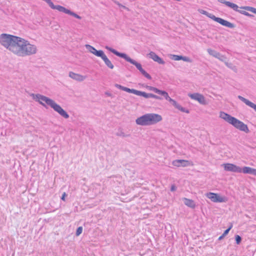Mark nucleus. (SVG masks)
<instances>
[{
  "mask_svg": "<svg viewBox=\"0 0 256 256\" xmlns=\"http://www.w3.org/2000/svg\"><path fill=\"white\" fill-rule=\"evenodd\" d=\"M0 44L18 56L24 57L35 54L38 51L36 45L21 37L7 34H0Z\"/></svg>",
  "mask_w": 256,
  "mask_h": 256,
  "instance_id": "f257e3e1",
  "label": "nucleus"
},
{
  "mask_svg": "<svg viewBox=\"0 0 256 256\" xmlns=\"http://www.w3.org/2000/svg\"><path fill=\"white\" fill-rule=\"evenodd\" d=\"M148 56L150 58L152 59L154 62H157L159 64H165L164 61L159 57L154 52H150Z\"/></svg>",
  "mask_w": 256,
  "mask_h": 256,
  "instance_id": "ddd939ff",
  "label": "nucleus"
},
{
  "mask_svg": "<svg viewBox=\"0 0 256 256\" xmlns=\"http://www.w3.org/2000/svg\"><path fill=\"white\" fill-rule=\"evenodd\" d=\"M162 119V116L158 114L149 113L137 118L136 122L137 124L142 126H150L157 124Z\"/></svg>",
  "mask_w": 256,
  "mask_h": 256,
  "instance_id": "20e7f679",
  "label": "nucleus"
},
{
  "mask_svg": "<svg viewBox=\"0 0 256 256\" xmlns=\"http://www.w3.org/2000/svg\"><path fill=\"white\" fill-rule=\"evenodd\" d=\"M86 48L90 53L98 57H100L104 52L102 50H96L94 47L89 44H86Z\"/></svg>",
  "mask_w": 256,
  "mask_h": 256,
  "instance_id": "f8f14e48",
  "label": "nucleus"
},
{
  "mask_svg": "<svg viewBox=\"0 0 256 256\" xmlns=\"http://www.w3.org/2000/svg\"><path fill=\"white\" fill-rule=\"evenodd\" d=\"M218 59L220 60V61L223 62L225 63V62L226 61V57L223 55H222L220 54V56H218V58H217Z\"/></svg>",
  "mask_w": 256,
  "mask_h": 256,
  "instance_id": "2f4dec72",
  "label": "nucleus"
},
{
  "mask_svg": "<svg viewBox=\"0 0 256 256\" xmlns=\"http://www.w3.org/2000/svg\"><path fill=\"white\" fill-rule=\"evenodd\" d=\"M162 96H164L165 99L168 100L170 103H172V102L174 100L169 96L168 93L166 91L163 92L162 94Z\"/></svg>",
  "mask_w": 256,
  "mask_h": 256,
  "instance_id": "b1692460",
  "label": "nucleus"
},
{
  "mask_svg": "<svg viewBox=\"0 0 256 256\" xmlns=\"http://www.w3.org/2000/svg\"><path fill=\"white\" fill-rule=\"evenodd\" d=\"M199 12L200 14L206 15V16L210 18L211 19H212V16H214L213 14L209 13L204 10H199Z\"/></svg>",
  "mask_w": 256,
  "mask_h": 256,
  "instance_id": "a878e982",
  "label": "nucleus"
},
{
  "mask_svg": "<svg viewBox=\"0 0 256 256\" xmlns=\"http://www.w3.org/2000/svg\"><path fill=\"white\" fill-rule=\"evenodd\" d=\"M114 86L118 89L122 90L137 95V93H138V90H136L134 89H130V88L122 86L118 84H114Z\"/></svg>",
  "mask_w": 256,
  "mask_h": 256,
  "instance_id": "f3484780",
  "label": "nucleus"
},
{
  "mask_svg": "<svg viewBox=\"0 0 256 256\" xmlns=\"http://www.w3.org/2000/svg\"><path fill=\"white\" fill-rule=\"evenodd\" d=\"M30 96L44 106H46V104L42 102H45L64 118L66 119L69 118V114L54 100L40 94H32Z\"/></svg>",
  "mask_w": 256,
  "mask_h": 256,
  "instance_id": "f03ea898",
  "label": "nucleus"
},
{
  "mask_svg": "<svg viewBox=\"0 0 256 256\" xmlns=\"http://www.w3.org/2000/svg\"><path fill=\"white\" fill-rule=\"evenodd\" d=\"M176 189V186L174 185H172L170 188V190L172 192L175 191Z\"/></svg>",
  "mask_w": 256,
  "mask_h": 256,
  "instance_id": "58836bf2",
  "label": "nucleus"
},
{
  "mask_svg": "<svg viewBox=\"0 0 256 256\" xmlns=\"http://www.w3.org/2000/svg\"><path fill=\"white\" fill-rule=\"evenodd\" d=\"M220 117L240 131L245 132L246 133H248L250 132V130L246 124L230 114L223 112H220Z\"/></svg>",
  "mask_w": 256,
  "mask_h": 256,
  "instance_id": "7ed1b4c3",
  "label": "nucleus"
},
{
  "mask_svg": "<svg viewBox=\"0 0 256 256\" xmlns=\"http://www.w3.org/2000/svg\"><path fill=\"white\" fill-rule=\"evenodd\" d=\"M225 236H223V234H222L221 236H220L219 238H218V240H222Z\"/></svg>",
  "mask_w": 256,
  "mask_h": 256,
  "instance_id": "37998d69",
  "label": "nucleus"
},
{
  "mask_svg": "<svg viewBox=\"0 0 256 256\" xmlns=\"http://www.w3.org/2000/svg\"><path fill=\"white\" fill-rule=\"evenodd\" d=\"M242 172L244 174H251L252 168L248 166H244L242 168Z\"/></svg>",
  "mask_w": 256,
  "mask_h": 256,
  "instance_id": "5701e85b",
  "label": "nucleus"
},
{
  "mask_svg": "<svg viewBox=\"0 0 256 256\" xmlns=\"http://www.w3.org/2000/svg\"><path fill=\"white\" fill-rule=\"evenodd\" d=\"M223 166L224 170L226 171L239 173L242 172V168L232 164L228 163L224 164Z\"/></svg>",
  "mask_w": 256,
  "mask_h": 256,
  "instance_id": "1a4fd4ad",
  "label": "nucleus"
},
{
  "mask_svg": "<svg viewBox=\"0 0 256 256\" xmlns=\"http://www.w3.org/2000/svg\"><path fill=\"white\" fill-rule=\"evenodd\" d=\"M188 96L192 99L198 101L201 104L206 105L208 104L204 96L200 94H188Z\"/></svg>",
  "mask_w": 256,
  "mask_h": 256,
  "instance_id": "6e6552de",
  "label": "nucleus"
},
{
  "mask_svg": "<svg viewBox=\"0 0 256 256\" xmlns=\"http://www.w3.org/2000/svg\"><path fill=\"white\" fill-rule=\"evenodd\" d=\"M251 174L256 176V169L252 168Z\"/></svg>",
  "mask_w": 256,
  "mask_h": 256,
  "instance_id": "ea45409f",
  "label": "nucleus"
},
{
  "mask_svg": "<svg viewBox=\"0 0 256 256\" xmlns=\"http://www.w3.org/2000/svg\"><path fill=\"white\" fill-rule=\"evenodd\" d=\"M232 227V226H230L228 229H226V230H224V232L222 234L223 236H226V235L228 234L230 232V230L231 229Z\"/></svg>",
  "mask_w": 256,
  "mask_h": 256,
  "instance_id": "4c0bfd02",
  "label": "nucleus"
},
{
  "mask_svg": "<svg viewBox=\"0 0 256 256\" xmlns=\"http://www.w3.org/2000/svg\"><path fill=\"white\" fill-rule=\"evenodd\" d=\"M106 48L109 50L110 52H112L115 55H116L118 56H119L120 58H124L126 61L130 62V64L134 65L136 68L140 71L141 72H142L144 69L142 68V65L136 62V60H134L133 59L131 58L130 57L128 56V55L124 53H121L116 50L108 46H106Z\"/></svg>",
  "mask_w": 256,
  "mask_h": 256,
  "instance_id": "39448f33",
  "label": "nucleus"
},
{
  "mask_svg": "<svg viewBox=\"0 0 256 256\" xmlns=\"http://www.w3.org/2000/svg\"><path fill=\"white\" fill-rule=\"evenodd\" d=\"M147 88L150 90L152 91V92H154L158 94H159L160 95H162L163 92L164 91V90H160L159 89H158L155 87L152 86H148Z\"/></svg>",
  "mask_w": 256,
  "mask_h": 256,
  "instance_id": "412c9836",
  "label": "nucleus"
},
{
  "mask_svg": "<svg viewBox=\"0 0 256 256\" xmlns=\"http://www.w3.org/2000/svg\"><path fill=\"white\" fill-rule=\"evenodd\" d=\"M141 73L146 77V78H148V80H151L152 79V77L148 73L146 72L144 70H142V72H141Z\"/></svg>",
  "mask_w": 256,
  "mask_h": 256,
  "instance_id": "c756f323",
  "label": "nucleus"
},
{
  "mask_svg": "<svg viewBox=\"0 0 256 256\" xmlns=\"http://www.w3.org/2000/svg\"><path fill=\"white\" fill-rule=\"evenodd\" d=\"M100 58L103 60L106 66L109 68L110 69H113L114 68V66L112 62L108 59L107 56L106 55L104 52L102 54Z\"/></svg>",
  "mask_w": 256,
  "mask_h": 256,
  "instance_id": "4468645a",
  "label": "nucleus"
},
{
  "mask_svg": "<svg viewBox=\"0 0 256 256\" xmlns=\"http://www.w3.org/2000/svg\"><path fill=\"white\" fill-rule=\"evenodd\" d=\"M116 136L122 137H127L130 136V134H126L123 132L120 131L116 134Z\"/></svg>",
  "mask_w": 256,
  "mask_h": 256,
  "instance_id": "f704fd0d",
  "label": "nucleus"
},
{
  "mask_svg": "<svg viewBox=\"0 0 256 256\" xmlns=\"http://www.w3.org/2000/svg\"><path fill=\"white\" fill-rule=\"evenodd\" d=\"M172 164L174 166L177 167L181 166L182 165V162L180 161V160H174L172 162Z\"/></svg>",
  "mask_w": 256,
  "mask_h": 256,
  "instance_id": "c85d7f7f",
  "label": "nucleus"
},
{
  "mask_svg": "<svg viewBox=\"0 0 256 256\" xmlns=\"http://www.w3.org/2000/svg\"><path fill=\"white\" fill-rule=\"evenodd\" d=\"M82 230H83V228H82V226H79L76 230V236H80L82 233Z\"/></svg>",
  "mask_w": 256,
  "mask_h": 256,
  "instance_id": "72a5a7b5",
  "label": "nucleus"
},
{
  "mask_svg": "<svg viewBox=\"0 0 256 256\" xmlns=\"http://www.w3.org/2000/svg\"><path fill=\"white\" fill-rule=\"evenodd\" d=\"M235 238H236V244H239L242 240L241 237L238 235H236L235 236Z\"/></svg>",
  "mask_w": 256,
  "mask_h": 256,
  "instance_id": "c9c22d12",
  "label": "nucleus"
},
{
  "mask_svg": "<svg viewBox=\"0 0 256 256\" xmlns=\"http://www.w3.org/2000/svg\"><path fill=\"white\" fill-rule=\"evenodd\" d=\"M238 98L244 102L246 105L252 108L256 112V104L250 102L246 98L242 97V96H238Z\"/></svg>",
  "mask_w": 256,
  "mask_h": 256,
  "instance_id": "a211bd4d",
  "label": "nucleus"
},
{
  "mask_svg": "<svg viewBox=\"0 0 256 256\" xmlns=\"http://www.w3.org/2000/svg\"><path fill=\"white\" fill-rule=\"evenodd\" d=\"M224 64L227 67L232 70L234 71H236L237 70L236 66H234L232 63L228 62H225Z\"/></svg>",
  "mask_w": 256,
  "mask_h": 256,
  "instance_id": "cd10ccee",
  "label": "nucleus"
},
{
  "mask_svg": "<svg viewBox=\"0 0 256 256\" xmlns=\"http://www.w3.org/2000/svg\"><path fill=\"white\" fill-rule=\"evenodd\" d=\"M66 196V192H64V194H62V196L61 198V199L64 201L65 200V196Z\"/></svg>",
  "mask_w": 256,
  "mask_h": 256,
  "instance_id": "a19ab883",
  "label": "nucleus"
},
{
  "mask_svg": "<svg viewBox=\"0 0 256 256\" xmlns=\"http://www.w3.org/2000/svg\"><path fill=\"white\" fill-rule=\"evenodd\" d=\"M137 96H142L145 98H150V93H146L142 91H138Z\"/></svg>",
  "mask_w": 256,
  "mask_h": 256,
  "instance_id": "393cba45",
  "label": "nucleus"
},
{
  "mask_svg": "<svg viewBox=\"0 0 256 256\" xmlns=\"http://www.w3.org/2000/svg\"><path fill=\"white\" fill-rule=\"evenodd\" d=\"M239 12L242 14H243L244 16H248L249 17H253L254 16L252 14H249L248 12L246 11H244V10H240Z\"/></svg>",
  "mask_w": 256,
  "mask_h": 256,
  "instance_id": "7c9ffc66",
  "label": "nucleus"
},
{
  "mask_svg": "<svg viewBox=\"0 0 256 256\" xmlns=\"http://www.w3.org/2000/svg\"><path fill=\"white\" fill-rule=\"evenodd\" d=\"M212 19L219 24H221L222 25L226 26L229 28H234V24L226 20H224L222 18H217L215 16H212Z\"/></svg>",
  "mask_w": 256,
  "mask_h": 256,
  "instance_id": "9d476101",
  "label": "nucleus"
},
{
  "mask_svg": "<svg viewBox=\"0 0 256 256\" xmlns=\"http://www.w3.org/2000/svg\"><path fill=\"white\" fill-rule=\"evenodd\" d=\"M150 96V98H154L157 99V100H160L161 99V98L160 96H158L156 95H155L154 94H150V96Z\"/></svg>",
  "mask_w": 256,
  "mask_h": 256,
  "instance_id": "e433bc0d",
  "label": "nucleus"
},
{
  "mask_svg": "<svg viewBox=\"0 0 256 256\" xmlns=\"http://www.w3.org/2000/svg\"><path fill=\"white\" fill-rule=\"evenodd\" d=\"M206 196L210 200L214 202H226L228 201V198L224 196H220L219 194L212 192L205 194Z\"/></svg>",
  "mask_w": 256,
  "mask_h": 256,
  "instance_id": "0eeeda50",
  "label": "nucleus"
},
{
  "mask_svg": "<svg viewBox=\"0 0 256 256\" xmlns=\"http://www.w3.org/2000/svg\"><path fill=\"white\" fill-rule=\"evenodd\" d=\"M218 1L222 4H226V6L232 8L236 12H239L240 11L238 6L234 3L225 0H218Z\"/></svg>",
  "mask_w": 256,
  "mask_h": 256,
  "instance_id": "2eb2a0df",
  "label": "nucleus"
},
{
  "mask_svg": "<svg viewBox=\"0 0 256 256\" xmlns=\"http://www.w3.org/2000/svg\"><path fill=\"white\" fill-rule=\"evenodd\" d=\"M176 108L180 110L182 112H186V114L190 113V110L182 106L180 104H178L175 100L171 103Z\"/></svg>",
  "mask_w": 256,
  "mask_h": 256,
  "instance_id": "6ab92c4d",
  "label": "nucleus"
},
{
  "mask_svg": "<svg viewBox=\"0 0 256 256\" xmlns=\"http://www.w3.org/2000/svg\"><path fill=\"white\" fill-rule=\"evenodd\" d=\"M180 161L182 162V165L181 166H186L189 165V162L186 160H180Z\"/></svg>",
  "mask_w": 256,
  "mask_h": 256,
  "instance_id": "473e14b6",
  "label": "nucleus"
},
{
  "mask_svg": "<svg viewBox=\"0 0 256 256\" xmlns=\"http://www.w3.org/2000/svg\"><path fill=\"white\" fill-rule=\"evenodd\" d=\"M182 200L186 206L192 208H195L196 205L193 200L186 198H183Z\"/></svg>",
  "mask_w": 256,
  "mask_h": 256,
  "instance_id": "aec40b11",
  "label": "nucleus"
},
{
  "mask_svg": "<svg viewBox=\"0 0 256 256\" xmlns=\"http://www.w3.org/2000/svg\"><path fill=\"white\" fill-rule=\"evenodd\" d=\"M207 51L210 55L213 56L214 57L216 58H218V56H220V53H219L218 52H217L216 51L214 50L208 48V49Z\"/></svg>",
  "mask_w": 256,
  "mask_h": 256,
  "instance_id": "4be33fe9",
  "label": "nucleus"
},
{
  "mask_svg": "<svg viewBox=\"0 0 256 256\" xmlns=\"http://www.w3.org/2000/svg\"><path fill=\"white\" fill-rule=\"evenodd\" d=\"M242 8L252 12L256 14V8L250 6L241 7Z\"/></svg>",
  "mask_w": 256,
  "mask_h": 256,
  "instance_id": "bb28decb",
  "label": "nucleus"
},
{
  "mask_svg": "<svg viewBox=\"0 0 256 256\" xmlns=\"http://www.w3.org/2000/svg\"><path fill=\"white\" fill-rule=\"evenodd\" d=\"M170 58L174 60H182L184 62H192V60L187 56H178V55H176V54H170Z\"/></svg>",
  "mask_w": 256,
  "mask_h": 256,
  "instance_id": "dca6fc26",
  "label": "nucleus"
},
{
  "mask_svg": "<svg viewBox=\"0 0 256 256\" xmlns=\"http://www.w3.org/2000/svg\"><path fill=\"white\" fill-rule=\"evenodd\" d=\"M45 2L48 4L50 8L53 10H56L59 12H64L65 14H70L74 17L80 20L82 17L76 14L75 12L68 10L64 7L60 5H54L51 0H45Z\"/></svg>",
  "mask_w": 256,
  "mask_h": 256,
  "instance_id": "423d86ee",
  "label": "nucleus"
},
{
  "mask_svg": "<svg viewBox=\"0 0 256 256\" xmlns=\"http://www.w3.org/2000/svg\"><path fill=\"white\" fill-rule=\"evenodd\" d=\"M68 76L72 79L78 82H82L86 78V76H82L78 74L74 73L72 72H70L68 74Z\"/></svg>",
  "mask_w": 256,
  "mask_h": 256,
  "instance_id": "9b49d317",
  "label": "nucleus"
},
{
  "mask_svg": "<svg viewBox=\"0 0 256 256\" xmlns=\"http://www.w3.org/2000/svg\"><path fill=\"white\" fill-rule=\"evenodd\" d=\"M105 94H106V96H112V94H111L110 92H106L105 93Z\"/></svg>",
  "mask_w": 256,
  "mask_h": 256,
  "instance_id": "79ce46f5",
  "label": "nucleus"
}]
</instances>
